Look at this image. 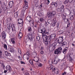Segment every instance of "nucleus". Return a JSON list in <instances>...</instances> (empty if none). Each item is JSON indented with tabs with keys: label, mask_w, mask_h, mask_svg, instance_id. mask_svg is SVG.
<instances>
[{
	"label": "nucleus",
	"mask_w": 75,
	"mask_h": 75,
	"mask_svg": "<svg viewBox=\"0 0 75 75\" xmlns=\"http://www.w3.org/2000/svg\"><path fill=\"white\" fill-rule=\"evenodd\" d=\"M10 27H11V26L10 25H7V27L8 30H10Z\"/></svg>",
	"instance_id": "ea45409f"
},
{
	"label": "nucleus",
	"mask_w": 75,
	"mask_h": 75,
	"mask_svg": "<svg viewBox=\"0 0 75 75\" xmlns=\"http://www.w3.org/2000/svg\"><path fill=\"white\" fill-rule=\"evenodd\" d=\"M69 15L71 16H75V12L73 10L71 11L70 12Z\"/></svg>",
	"instance_id": "ddd939ff"
},
{
	"label": "nucleus",
	"mask_w": 75,
	"mask_h": 75,
	"mask_svg": "<svg viewBox=\"0 0 75 75\" xmlns=\"http://www.w3.org/2000/svg\"><path fill=\"white\" fill-rule=\"evenodd\" d=\"M47 2L46 3L47 4V5H48L49 4V3H50V1L49 0H47Z\"/></svg>",
	"instance_id": "6e6d98bb"
},
{
	"label": "nucleus",
	"mask_w": 75,
	"mask_h": 75,
	"mask_svg": "<svg viewBox=\"0 0 75 75\" xmlns=\"http://www.w3.org/2000/svg\"><path fill=\"white\" fill-rule=\"evenodd\" d=\"M18 59H19V60H22V59L20 56H19L18 57Z\"/></svg>",
	"instance_id": "13d9d810"
},
{
	"label": "nucleus",
	"mask_w": 75,
	"mask_h": 75,
	"mask_svg": "<svg viewBox=\"0 0 75 75\" xmlns=\"http://www.w3.org/2000/svg\"><path fill=\"white\" fill-rule=\"evenodd\" d=\"M38 26V25H37V24H35V25L34 26V27H35L36 28H37V27Z\"/></svg>",
	"instance_id": "0e129e2a"
},
{
	"label": "nucleus",
	"mask_w": 75,
	"mask_h": 75,
	"mask_svg": "<svg viewBox=\"0 0 75 75\" xmlns=\"http://www.w3.org/2000/svg\"><path fill=\"white\" fill-rule=\"evenodd\" d=\"M68 2H69V0H66L64 2V4H66Z\"/></svg>",
	"instance_id": "4c0bfd02"
},
{
	"label": "nucleus",
	"mask_w": 75,
	"mask_h": 75,
	"mask_svg": "<svg viewBox=\"0 0 75 75\" xmlns=\"http://www.w3.org/2000/svg\"><path fill=\"white\" fill-rule=\"evenodd\" d=\"M54 60H55L56 61H57V62H58V61L59 62V60L58 57H55Z\"/></svg>",
	"instance_id": "c9c22d12"
},
{
	"label": "nucleus",
	"mask_w": 75,
	"mask_h": 75,
	"mask_svg": "<svg viewBox=\"0 0 75 75\" xmlns=\"http://www.w3.org/2000/svg\"><path fill=\"white\" fill-rule=\"evenodd\" d=\"M49 64H50V65H51L52 64V61H49Z\"/></svg>",
	"instance_id": "864d4df0"
},
{
	"label": "nucleus",
	"mask_w": 75,
	"mask_h": 75,
	"mask_svg": "<svg viewBox=\"0 0 75 75\" xmlns=\"http://www.w3.org/2000/svg\"><path fill=\"white\" fill-rule=\"evenodd\" d=\"M13 4H14V2L13 1H11L9 2V7L10 8H11L13 7Z\"/></svg>",
	"instance_id": "9d476101"
},
{
	"label": "nucleus",
	"mask_w": 75,
	"mask_h": 75,
	"mask_svg": "<svg viewBox=\"0 0 75 75\" xmlns=\"http://www.w3.org/2000/svg\"><path fill=\"white\" fill-rule=\"evenodd\" d=\"M52 71H54L55 74H57L59 73V69H56L55 68H53L52 70Z\"/></svg>",
	"instance_id": "1a4fd4ad"
},
{
	"label": "nucleus",
	"mask_w": 75,
	"mask_h": 75,
	"mask_svg": "<svg viewBox=\"0 0 75 75\" xmlns=\"http://www.w3.org/2000/svg\"><path fill=\"white\" fill-rule=\"evenodd\" d=\"M60 51H59L58 49H56L54 51V54H60Z\"/></svg>",
	"instance_id": "6ab92c4d"
},
{
	"label": "nucleus",
	"mask_w": 75,
	"mask_h": 75,
	"mask_svg": "<svg viewBox=\"0 0 75 75\" xmlns=\"http://www.w3.org/2000/svg\"><path fill=\"white\" fill-rule=\"evenodd\" d=\"M74 16H71L70 15V20H71V21H72V20H73V19H74Z\"/></svg>",
	"instance_id": "bb28decb"
},
{
	"label": "nucleus",
	"mask_w": 75,
	"mask_h": 75,
	"mask_svg": "<svg viewBox=\"0 0 75 75\" xmlns=\"http://www.w3.org/2000/svg\"><path fill=\"white\" fill-rule=\"evenodd\" d=\"M4 47L5 50H7V46L6 44H4Z\"/></svg>",
	"instance_id": "c85d7f7f"
},
{
	"label": "nucleus",
	"mask_w": 75,
	"mask_h": 75,
	"mask_svg": "<svg viewBox=\"0 0 75 75\" xmlns=\"http://www.w3.org/2000/svg\"><path fill=\"white\" fill-rule=\"evenodd\" d=\"M1 34V36H2L3 39H5L6 37V33H5V32L4 31Z\"/></svg>",
	"instance_id": "6e6552de"
},
{
	"label": "nucleus",
	"mask_w": 75,
	"mask_h": 75,
	"mask_svg": "<svg viewBox=\"0 0 75 75\" xmlns=\"http://www.w3.org/2000/svg\"><path fill=\"white\" fill-rule=\"evenodd\" d=\"M12 30L13 31H15V30H16V29L15 28V27H13V26L12 25Z\"/></svg>",
	"instance_id": "a18cd8bd"
},
{
	"label": "nucleus",
	"mask_w": 75,
	"mask_h": 75,
	"mask_svg": "<svg viewBox=\"0 0 75 75\" xmlns=\"http://www.w3.org/2000/svg\"><path fill=\"white\" fill-rule=\"evenodd\" d=\"M4 54H5L6 56H11V54L8 53L7 51H5L4 52Z\"/></svg>",
	"instance_id": "4468645a"
},
{
	"label": "nucleus",
	"mask_w": 75,
	"mask_h": 75,
	"mask_svg": "<svg viewBox=\"0 0 75 75\" xmlns=\"http://www.w3.org/2000/svg\"><path fill=\"white\" fill-rule=\"evenodd\" d=\"M37 55V53L36 52H33V57H36Z\"/></svg>",
	"instance_id": "cd10ccee"
},
{
	"label": "nucleus",
	"mask_w": 75,
	"mask_h": 75,
	"mask_svg": "<svg viewBox=\"0 0 75 75\" xmlns=\"http://www.w3.org/2000/svg\"><path fill=\"white\" fill-rule=\"evenodd\" d=\"M57 50H58L60 51V53H61V52H62V47H59Z\"/></svg>",
	"instance_id": "b1692460"
},
{
	"label": "nucleus",
	"mask_w": 75,
	"mask_h": 75,
	"mask_svg": "<svg viewBox=\"0 0 75 75\" xmlns=\"http://www.w3.org/2000/svg\"><path fill=\"white\" fill-rule=\"evenodd\" d=\"M53 68V66L52 65H50L47 67V68L49 69L50 70L52 69Z\"/></svg>",
	"instance_id": "393cba45"
},
{
	"label": "nucleus",
	"mask_w": 75,
	"mask_h": 75,
	"mask_svg": "<svg viewBox=\"0 0 75 75\" xmlns=\"http://www.w3.org/2000/svg\"><path fill=\"white\" fill-rule=\"evenodd\" d=\"M51 4L52 5H54V6L56 7H57L58 6V4L56 2H53L51 3Z\"/></svg>",
	"instance_id": "a211bd4d"
},
{
	"label": "nucleus",
	"mask_w": 75,
	"mask_h": 75,
	"mask_svg": "<svg viewBox=\"0 0 75 75\" xmlns=\"http://www.w3.org/2000/svg\"><path fill=\"white\" fill-rule=\"evenodd\" d=\"M7 72V70H4V73H5V74L6 73V72Z\"/></svg>",
	"instance_id": "338daca9"
},
{
	"label": "nucleus",
	"mask_w": 75,
	"mask_h": 75,
	"mask_svg": "<svg viewBox=\"0 0 75 75\" xmlns=\"http://www.w3.org/2000/svg\"><path fill=\"white\" fill-rule=\"evenodd\" d=\"M40 22H42V21H44V18H40Z\"/></svg>",
	"instance_id": "37998d69"
},
{
	"label": "nucleus",
	"mask_w": 75,
	"mask_h": 75,
	"mask_svg": "<svg viewBox=\"0 0 75 75\" xmlns=\"http://www.w3.org/2000/svg\"><path fill=\"white\" fill-rule=\"evenodd\" d=\"M64 7V5H62L61 7L60 8H62V9H63Z\"/></svg>",
	"instance_id": "e2e57ef3"
},
{
	"label": "nucleus",
	"mask_w": 75,
	"mask_h": 75,
	"mask_svg": "<svg viewBox=\"0 0 75 75\" xmlns=\"http://www.w3.org/2000/svg\"><path fill=\"white\" fill-rule=\"evenodd\" d=\"M71 25V23H69L67 25V28H68L69 27V25Z\"/></svg>",
	"instance_id": "5fc2aeb1"
},
{
	"label": "nucleus",
	"mask_w": 75,
	"mask_h": 75,
	"mask_svg": "<svg viewBox=\"0 0 75 75\" xmlns=\"http://www.w3.org/2000/svg\"><path fill=\"white\" fill-rule=\"evenodd\" d=\"M45 29H42V34H45Z\"/></svg>",
	"instance_id": "603ef678"
},
{
	"label": "nucleus",
	"mask_w": 75,
	"mask_h": 75,
	"mask_svg": "<svg viewBox=\"0 0 75 75\" xmlns=\"http://www.w3.org/2000/svg\"><path fill=\"white\" fill-rule=\"evenodd\" d=\"M66 18V16L64 15L62 16V18L63 19V20H64V19H65Z\"/></svg>",
	"instance_id": "79ce46f5"
},
{
	"label": "nucleus",
	"mask_w": 75,
	"mask_h": 75,
	"mask_svg": "<svg viewBox=\"0 0 75 75\" xmlns=\"http://www.w3.org/2000/svg\"><path fill=\"white\" fill-rule=\"evenodd\" d=\"M56 14V12L55 11H51L50 12L49 14H48V17L51 20L52 19L54 16H55Z\"/></svg>",
	"instance_id": "7ed1b4c3"
},
{
	"label": "nucleus",
	"mask_w": 75,
	"mask_h": 75,
	"mask_svg": "<svg viewBox=\"0 0 75 75\" xmlns=\"http://www.w3.org/2000/svg\"><path fill=\"white\" fill-rule=\"evenodd\" d=\"M14 17L15 18H17L18 17V13H17V12L15 13L14 14Z\"/></svg>",
	"instance_id": "aec40b11"
},
{
	"label": "nucleus",
	"mask_w": 75,
	"mask_h": 75,
	"mask_svg": "<svg viewBox=\"0 0 75 75\" xmlns=\"http://www.w3.org/2000/svg\"><path fill=\"white\" fill-rule=\"evenodd\" d=\"M21 64H25V63L23 61H21Z\"/></svg>",
	"instance_id": "8fccbe9b"
},
{
	"label": "nucleus",
	"mask_w": 75,
	"mask_h": 75,
	"mask_svg": "<svg viewBox=\"0 0 75 75\" xmlns=\"http://www.w3.org/2000/svg\"><path fill=\"white\" fill-rule=\"evenodd\" d=\"M58 63V62L57 61H55V60H54V62H53V64H57Z\"/></svg>",
	"instance_id": "c03bdc74"
},
{
	"label": "nucleus",
	"mask_w": 75,
	"mask_h": 75,
	"mask_svg": "<svg viewBox=\"0 0 75 75\" xmlns=\"http://www.w3.org/2000/svg\"><path fill=\"white\" fill-rule=\"evenodd\" d=\"M8 51L9 52H11L12 53H13L14 52V48L13 47H9L8 49Z\"/></svg>",
	"instance_id": "f8f14e48"
},
{
	"label": "nucleus",
	"mask_w": 75,
	"mask_h": 75,
	"mask_svg": "<svg viewBox=\"0 0 75 75\" xmlns=\"http://www.w3.org/2000/svg\"><path fill=\"white\" fill-rule=\"evenodd\" d=\"M53 22L52 23V24L51 25L52 26V27H54L55 25V24H56V23H57V21L56 20V18H54L53 20Z\"/></svg>",
	"instance_id": "423d86ee"
},
{
	"label": "nucleus",
	"mask_w": 75,
	"mask_h": 75,
	"mask_svg": "<svg viewBox=\"0 0 75 75\" xmlns=\"http://www.w3.org/2000/svg\"><path fill=\"white\" fill-rule=\"evenodd\" d=\"M51 47L53 50H55V47H56V45L54 44H52Z\"/></svg>",
	"instance_id": "412c9836"
},
{
	"label": "nucleus",
	"mask_w": 75,
	"mask_h": 75,
	"mask_svg": "<svg viewBox=\"0 0 75 75\" xmlns=\"http://www.w3.org/2000/svg\"><path fill=\"white\" fill-rule=\"evenodd\" d=\"M67 49H65L63 50V51H62V52H63L64 54H65L67 52Z\"/></svg>",
	"instance_id": "f704fd0d"
},
{
	"label": "nucleus",
	"mask_w": 75,
	"mask_h": 75,
	"mask_svg": "<svg viewBox=\"0 0 75 75\" xmlns=\"http://www.w3.org/2000/svg\"><path fill=\"white\" fill-rule=\"evenodd\" d=\"M26 19L29 21V22L30 23L31 21H32L33 19L30 16H28L26 17Z\"/></svg>",
	"instance_id": "9b49d317"
},
{
	"label": "nucleus",
	"mask_w": 75,
	"mask_h": 75,
	"mask_svg": "<svg viewBox=\"0 0 75 75\" xmlns=\"http://www.w3.org/2000/svg\"><path fill=\"white\" fill-rule=\"evenodd\" d=\"M62 9L61 8H58L57 9V11L59 12H60V11H62Z\"/></svg>",
	"instance_id": "72a5a7b5"
},
{
	"label": "nucleus",
	"mask_w": 75,
	"mask_h": 75,
	"mask_svg": "<svg viewBox=\"0 0 75 75\" xmlns=\"http://www.w3.org/2000/svg\"><path fill=\"white\" fill-rule=\"evenodd\" d=\"M56 35L55 34H52L49 36H47V38L49 39V41H51L52 42V40L55 38Z\"/></svg>",
	"instance_id": "f03ea898"
},
{
	"label": "nucleus",
	"mask_w": 75,
	"mask_h": 75,
	"mask_svg": "<svg viewBox=\"0 0 75 75\" xmlns=\"http://www.w3.org/2000/svg\"><path fill=\"white\" fill-rule=\"evenodd\" d=\"M1 66L3 67V68H4L5 67V66H4V64H1Z\"/></svg>",
	"instance_id": "bf43d9fd"
},
{
	"label": "nucleus",
	"mask_w": 75,
	"mask_h": 75,
	"mask_svg": "<svg viewBox=\"0 0 75 75\" xmlns=\"http://www.w3.org/2000/svg\"><path fill=\"white\" fill-rule=\"evenodd\" d=\"M11 41L12 44H14L15 43V39L12 38L11 39Z\"/></svg>",
	"instance_id": "a878e982"
},
{
	"label": "nucleus",
	"mask_w": 75,
	"mask_h": 75,
	"mask_svg": "<svg viewBox=\"0 0 75 75\" xmlns=\"http://www.w3.org/2000/svg\"><path fill=\"white\" fill-rule=\"evenodd\" d=\"M23 37V33L21 32H20L19 33V35L18 37L19 39H21Z\"/></svg>",
	"instance_id": "f3484780"
},
{
	"label": "nucleus",
	"mask_w": 75,
	"mask_h": 75,
	"mask_svg": "<svg viewBox=\"0 0 75 75\" xmlns=\"http://www.w3.org/2000/svg\"><path fill=\"white\" fill-rule=\"evenodd\" d=\"M0 55H2V52L1 50H0Z\"/></svg>",
	"instance_id": "69168bd1"
},
{
	"label": "nucleus",
	"mask_w": 75,
	"mask_h": 75,
	"mask_svg": "<svg viewBox=\"0 0 75 75\" xmlns=\"http://www.w3.org/2000/svg\"><path fill=\"white\" fill-rule=\"evenodd\" d=\"M33 61H34L33 60H30L29 61V63H30L31 65H33Z\"/></svg>",
	"instance_id": "473e14b6"
},
{
	"label": "nucleus",
	"mask_w": 75,
	"mask_h": 75,
	"mask_svg": "<svg viewBox=\"0 0 75 75\" xmlns=\"http://www.w3.org/2000/svg\"><path fill=\"white\" fill-rule=\"evenodd\" d=\"M49 24H50V23L48 22L47 21H45V25L46 26L48 25Z\"/></svg>",
	"instance_id": "58836bf2"
},
{
	"label": "nucleus",
	"mask_w": 75,
	"mask_h": 75,
	"mask_svg": "<svg viewBox=\"0 0 75 75\" xmlns=\"http://www.w3.org/2000/svg\"><path fill=\"white\" fill-rule=\"evenodd\" d=\"M34 34V31H32V35H28V39L30 40V42H31V41H33V40H34V37H33V34Z\"/></svg>",
	"instance_id": "39448f33"
},
{
	"label": "nucleus",
	"mask_w": 75,
	"mask_h": 75,
	"mask_svg": "<svg viewBox=\"0 0 75 75\" xmlns=\"http://www.w3.org/2000/svg\"><path fill=\"white\" fill-rule=\"evenodd\" d=\"M18 52L19 54H21V49H18Z\"/></svg>",
	"instance_id": "09e8293b"
},
{
	"label": "nucleus",
	"mask_w": 75,
	"mask_h": 75,
	"mask_svg": "<svg viewBox=\"0 0 75 75\" xmlns=\"http://www.w3.org/2000/svg\"><path fill=\"white\" fill-rule=\"evenodd\" d=\"M48 32L45 31V34H48Z\"/></svg>",
	"instance_id": "680f3d73"
},
{
	"label": "nucleus",
	"mask_w": 75,
	"mask_h": 75,
	"mask_svg": "<svg viewBox=\"0 0 75 75\" xmlns=\"http://www.w3.org/2000/svg\"><path fill=\"white\" fill-rule=\"evenodd\" d=\"M42 35V38L44 41V42L45 45H47L48 44V42H49V43L52 42L51 41H49V39H48L47 36L45 35Z\"/></svg>",
	"instance_id": "f257e3e1"
},
{
	"label": "nucleus",
	"mask_w": 75,
	"mask_h": 75,
	"mask_svg": "<svg viewBox=\"0 0 75 75\" xmlns=\"http://www.w3.org/2000/svg\"><path fill=\"white\" fill-rule=\"evenodd\" d=\"M18 24H21V26H23V22H18Z\"/></svg>",
	"instance_id": "49530a36"
},
{
	"label": "nucleus",
	"mask_w": 75,
	"mask_h": 75,
	"mask_svg": "<svg viewBox=\"0 0 75 75\" xmlns=\"http://www.w3.org/2000/svg\"><path fill=\"white\" fill-rule=\"evenodd\" d=\"M42 4H41L39 6V8H42Z\"/></svg>",
	"instance_id": "4d7b16f0"
},
{
	"label": "nucleus",
	"mask_w": 75,
	"mask_h": 75,
	"mask_svg": "<svg viewBox=\"0 0 75 75\" xmlns=\"http://www.w3.org/2000/svg\"><path fill=\"white\" fill-rule=\"evenodd\" d=\"M54 30L56 31H58V28H54Z\"/></svg>",
	"instance_id": "052dcab7"
},
{
	"label": "nucleus",
	"mask_w": 75,
	"mask_h": 75,
	"mask_svg": "<svg viewBox=\"0 0 75 75\" xmlns=\"http://www.w3.org/2000/svg\"><path fill=\"white\" fill-rule=\"evenodd\" d=\"M6 69L7 70L9 71H11V67L10 65L6 66Z\"/></svg>",
	"instance_id": "dca6fc26"
},
{
	"label": "nucleus",
	"mask_w": 75,
	"mask_h": 75,
	"mask_svg": "<svg viewBox=\"0 0 75 75\" xmlns=\"http://www.w3.org/2000/svg\"><path fill=\"white\" fill-rule=\"evenodd\" d=\"M34 57V58L33 59V61H35V62H38V60H39L38 58L37 57Z\"/></svg>",
	"instance_id": "2eb2a0df"
},
{
	"label": "nucleus",
	"mask_w": 75,
	"mask_h": 75,
	"mask_svg": "<svg viewBox=\"0 0 75 75\" xmlns=\"http://www.w3.org/2000/svg\"><path fill=\"white\" fill-rule=\"evenodd\" d=\"M25 75H30V74L28 73H25Z\"/></svg>",
	"instance_id": "774afa93"
},
{
	"label": "nucleus",
	"mask_w": 75,
	"mask_h": 75,
	"mask_svg": "<svg viewBox=\"0 0 75 75\" xmlns=\"http://www.w3.org/2000/svg\"><path fill=\"white\" fill-rule=\"evenodd\" d=\"M36 38V41H40V37L39 36H37Z\"/></svg>",
	"instance_id": "c756f323"
},
{
	"label": "nucleus",
	"mask_w": 75,
	"mask_h": 75,
	"mask_svg": "<svg viewBox=\"0 0 75 75\" xmlns=\"http://www.w3.org/2000/svg\"><path fill=\"white\" fill-rule=\"evenodd\" d=\"M69 58H70L69 60V62H72V59L70 55H69Z\"/></svg>",
	"instance_id": "a19ab883"
},
{
	"label": "nucleus",
	"mask_w": 75,
	"mask_h": 75,
	"mask_svg": "<svg viewBox=\"0 0 75 75\" xmlns=\"http://www.w3.org/2000/svg\"><path fill=\"white\" fill-rule=\"evenodd\" d=\"M24 2L25 4V5L24 6L23 8H25L24 10H22L21 11V12L23 13V14L24 15V13L25 11V10L28 8V2L26 0H25L24 1Z\"/></svg>",
	"instance_id": "20e7f679"
},
{
	"label": "nucleus",
	"mask_w": 75,
	"mask_h": 75,
	"mask_svg": "<svg viewBox=\"0 0 75 75\" xmlns=\"http://www.w3.org/2000/svg\"><path fill=\"white\" fill-rule=\"evenodd\" d=\"M38 67H41L42 66V64H41V63L39 62L38 63Z\"/></svg>",
	"instance_id": "7c9ffc66"
},
{
	"label": "nucleus",
	"mask_w": 75,
	"mask_h": 75,
	"mask_svg": "<svg viewBox=\"0 0 75 75\" xmlns=\"http://www.w3.org/2000/svg\"><path fill=\"white\" fill-rule=\"evenodd\" d=\"M28 31H29V32H31V31H32V29L31 28V27H29L28 28Z\"/></svg>",
	"instance_id": "2f4dec72"
},
{
	"label": "nucleus",
	"mask_w": 75,
	"mask_h": 75,
	"mask_svg": "<svg viewBox=\"0 0 75 75\" xmlns=\"http://www.w3.org/2000/svg\"><path fill=\"white\" fill-rule=\"evenodd\" d=\"M62 45H67V42H64L62 43Z\"/></svg>",
	"instance_id": "e433bc0d"
},
{
	"label": "nucleus",
	"mask_w": 75,
	"mask_h": 75,
	"mask_svg": "<svg viewBox=\"0 0 75 75\" xmlns=\"http://www.w3.org/2000/svg\"><path fill=\"white\" fill-rule=\"evenodd\" d=\"M58 33L59 35H60V34H61L62 33V31H59V32H58Z\"/></svg>",
	"instance_id": "de8ad7c7"
},
{
	"label": "nucleus",
	"mask_w": 75,
	"mask_h": 75,
	"mask_svg": "<svg viewBox=\"0 0 75 75\" xmlns=\"http://www.w3.org/2000/svg\"><path fill=\"white\" fill-rule=\"evenodd\" d=\"M64 22L65 23H68V21H69V20L68 19H64Z\"/></svg>",
	"instance_id": "5701e85b"
},
{
	"label": "nucleus",
	"mask_w": 75,
	"mask_h": 75,
	"mask_svg": "<svg viewBox=\"0 0 75 75\" xmlns=\"http://www.w3.org/2000/svg\"><path fill=\"white\" fill-rule=\"evenodd\" d=\"M64 40L63 39V36L60 37L59 38V39L58 40V42L59 44H61L62 42Z\"/></svg>",
	"instance_id": "0eeeda50"
},
{
	"label": "nucleus",
	"mask_w": 75,
	"mask_h": 75,
	"mask_svg": "<svg viewBox=\"0 0 75 75\" xmlns=\"http://www.w3.org/2000/svg\"><path fill=\"white\" fill-rule=\"evenodd\" d=\"M18 23H23V20L21 18L19 19L18 20Z\"/></svg>",
	"instance_id": "4be33fe9"
},
{
	"label": "nucleus",
	"mask_w": 75,
	"mask_h": 75,
	"mask_svg": "<svg viewBox=\"0 0 75 75\" xmlns=\"http://www.w3.org/2000/svg\"><path fill=\"white\" fill-rule=\"evenodd\" d=\"M42 29L39 30H38V32H39V33H42Z\"/></svg>",
	"instance_id": "3c124183"
}]
</instances>
